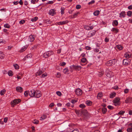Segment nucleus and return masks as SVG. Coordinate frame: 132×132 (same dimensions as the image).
Instances as JSON below:
<instances>
[{
	"mask_svg": "<svg viewBox=\"0 0 132 132\" xmlns=\"http://www.w3.org/2000/svg\"><path fill=\"white\" fill-rule=\"evenodd\" d=\"M16 90L18 92L21 93L23 91L22 88L21 87H17L16 88Z\"/></svg>",
	"mask_w": 132,
	"mask_h": 132,
	"instance_id": "18",
	"label": "nucleus"
},
{
	"mask_svg": "<svg viewBox=\"0 0 132 132\" xmlns=\"http://www.w3.org/2000/svg\"><path fill=\"white\" fill-rule=\"evenodd\" d=\"M69 22L67 20L62 21L59 22H58L57 23V24L59 25H63Z\"/></svg>",
	"mask_w": 132,
	"mask_h": 132,
	"instance_id": "12",
	"label": "nucleus"
},
{
	"mask_svg": "<svg viewBox=\"0 0 132 132\" xmlns=\"http://www.w3.org/2000/svg\"><path fill=\"white\" fill-rule=\"evenodd\" d=\"M125 103H131L132 102V97H128L125 100Z\"/></svg>",
	"mask_w": 132,
	"mask_h": 132,
	"instance_id": "16",
	"label": "nucleus"
},
{
	"mask_svg": "<svg viewBox=\"0 0 132 132\" xmlns=\"http://www.w3.org/2000/svg\"><path fill=\"white\" fill-rule=\"evenodd\" d=\"M107 107L108 109L110 110H112L114 108L112 106L110 105H108Z\"/></svg>",
	"mask_w": 132,
	"mask_h": 132,
	"instance_id": "55",
	"label": "nucleus"
},
{
	"mask_svg": "<svg viewBox=\"0 0 132 132\" xmlns=\"http://www.w3.org/2000/svg\"><path fill=\"white\" fill-rule=\"evenodd\" d=\"M6 91L5 89H4L1 90L0 92V94L1 95H3L5 94Z\"/></svg>",
	"mask_w": 132,
	"mask_h": 132,
	"instance_id": "28",
	"label": "nucleus"
},
{
	"mask_svg": "<svg viewBox=\"0 0 132 132\" xmlns=\"http://www.w3.org/2000/svg\"><path fill=\"white\" fill-rule=\"evenodd\" d=\"M120 99L119 97H117L113 101L114 105L116 106H119L120 104Z\"/></svg>",
	"mask_w": 132,
	"mask_h": 132,
	"instance_id": "1",
	"label": "nucleus"
},
{
	"mask_svg": "<svg viewBox=\"0 0 132 132\" xmlns=\"http://www.w3.org/2000/svg\"><path fill=\"white\" fill-rule=\"evenodd\" d=\"M4 54H3V52L0 51V58L1 59H3L4 57Z\"/></svg>",
	"mask_w": 132,
	"mask_h": 132,
	"instance_id": "30",
	"label": "nucleus"
},
{
	"mask_svg": "<svg viewBox=\"0 0 132 132\" xmlns=\"http://www.w3.org/2000/svg\"><path fill=\"white\" fill-rule=\"evenodd\" d=\"M35 91L34 89L30 90L29 92V94L30 96L31 97H33L35 96Z\"/></svg>",
	"mask_w": 132,
	"mask_h": 132,
	"instance_id": "13",
	"label": "nucleus"
},
{
	"mask_svg": "<svg viewBox=\"0 0 132 132\" xmlns=\"http://www.w3.org/2000/svg\"><path fill=\"white\" fill-rule=\"evenodd\" d=\"M119 30L117 29V28H113L111 31L112 32H114L116 34L119 31Z\"/></svg>",
	"mask_w": 132,
	"mask_h": 132,
	"instance_id": "17",
	"label": "nucleus"
},
{
	"mask_svg": "<svg viewBox=\"0 0 132 132\" xmlns=\"http://www.w3.org/2000/svg\"><path fill=\"white\" fill-rule=\"evenodd\" d=\"M77 102V100H76L74 99H73L71 101V102L72 103L74 104L75 103H76V102Z\"/></svg>",
	"mask_w": 132,
	"mask_h": 132,
	"instance_id": "59",
	"label": "nucleus"
},
{
	"mask_svg": "<svg viewBox=\"0 0 132 132\" xmlns=\"http://www.w3.org/2000/svg\"><path fill=\"white\" fill-rule=\"evenodd\" d=\"M69 70H68V69L67 68H65L63 70V72L64 73H66Z\"/></svg>",
	"mask_w": 132,
	"mask_h": 132,
	"instance_id": "41",
	"label": "nucleus"
},
{
	"mask_svg": "<svg viewBox=\"0 0 132 132\" xmlns=\"http://www.w3.org/2000/svg\"><path fill=\"white\" fill-rule=\"evenodd\" d=\"M87 61L86 59V58H83L81 60V62L83 63H85Z\"/></svg>",
	"mask_w": 132,
	"mask_h": 132,
	"instance_id": "35",
	"label": "nucleus"
},
{
	"mask_svg": "<svg viewBox=\"0 0 132 132\" xmlns=\"http://www.w3.org/2000/svg\"><path fill=\"white\" fill-rule=\"evenodd\" d=\"M71 131L72 132H79L78 129L77 128L75 129L74 130Z\"/></svg>",
	"mask_w": 132,
	"mask_h": 132,
	"instance_id": "57",
	"label": "nucleus"
},
{
	"mask_svg": "<svg viewBox=\"0 0 132 132\" xmlns=\"http://www.w3.org/2000/svg\"><path fill=\"white\" fill-rule=\"evenodd\" d=\"M116 94L115 92H113L111 93L110 95V98H112L116 96Z\"/></svg>",
	"mask_w": 132,
	"mask_h": 132,
	"instance_id": "22",
	"label": "nucleus"
},
{
	"mask_svg": "<svg viewBox=\"0 0 132 132\" xmlns=\"http://www.w3.org/2000/svg\"><path fill=\"white\" fill-rule=\"evenodd\" d=\"M39 0H31V3L33 4H35L38 2Z\"/></svg>",
	"mask_w": 132,
	"mask_h": 132,
	"instance_id": "36",
	"label": "nucleus"
},
{
	"mask_svg": "<svg viewBox=\"0 0 132 132\" xmlns=\"http://www.w3.org/2000/svg\"><path fill=\"white\" fill-rule=\"evenodd\" d=\"M85 103L88 106H91L92 104V102L89 100H88L85 102Z\"/></svg>",
	"mask_w": 132,
	"mask_h": 132,
	"instance_id": "20",
	"label": "nucleus"
},
{
	"mask_svg": "<svg viewBox=\"0 0 132 132\" xmlns=\"http://www.w3.org/2000/svg\"><path fill=\"white\" fill-rule=\"evenodd\" d=\"M116 47L119 50H122L123 48V47L120 45H116Z\"/></svg>",
	"mask_w": 132,
	"mask_h": 132,
	"instance_id": "23",
	"label": "nucleus"
},
{
	"mask_svg": "<svg viewBox=\"0 0 132 132\" xmlns=\"http://www.w3.org/2000/svg\"><path fill=\"white\" fill-rule=\"evenodd\" d=\"M109 39L107 37H106L104 39V41L105 42L107 43L109 41Z\"/></svg>",
	"mask_w": 132,
	"mask_h": 132,
	"instance_id": "56",
	"label": "nucleus"
},
{
	"mask_svg": "<svg viewBox=\"0 0 132 132\" xmlns=\"http://www.w3.org/2000/svg\"><path fill=\"white\" fill-rule=\"evenodd\" d=\"M61 76V74L60 72H57L56 75V76L58 78H60Z\"/></svg>",
	"mask_w": 132,
	"mask_h": 132,
	"instance_id": "49",
	"label": "nucleus"
},
{
	"mask_svg": "<svg viewBox=\"0 0 132 132\" xmlns=\"http://www.w3.org/2000/svg\"><path fill=\"white\" fill-rule=\"evenodd\" d=\"M104 71L102 70L100 72H99L98 73V75L99 77H101L104 74Z\"/></svg>",
	"mask_w": 132,
	"mask_h": 132,
	"instance_id": "26",
	"label": "nucleus"
},
{
	"mask_svg": "<svg viewBox=\"0 0 132 132\" xmlns=\"http://www.w3.org/2000/svg\"><path fill=\"white\" fill-rule=\"evenodd\" d=\"M124 56L126 57L129 58L131 57V55L129 52H127L125 53Z\"/></svg>",
	"mask_w": 132,
	"mask_h": 132,
	"instance_id": "24",
	"label": "nucleus"
},
{
	"mask_svg": "<svg viewBox=\"0 0 132 132\" xmlns=\"http://www.w3.org/2000/svg\"><path fill=\"white\" fill-rule=\"evenodd\" d=\"M100 12L99 10H96L94 12L93 14L95 16H97L99 14Z\"/></svg>",
	"mask_w": 132,
	"mask_h": 132,
	"instance_id": "32",
	"label": "nucleus"
},
{
	"mask_svg": "<svg viewBox=\"0 0 132 132\" xmlns=\"http://www.w3.org/2000/svg\"><path fill=\"white\" fill-rule=\"evenodd\" d=\"M38 18L37 17H35L34 18H32L31 19V21L34 22L35 21L38 19Z\"/></svg>",
	"mask_w": 132,
	"mask_h": 132,
	"instance_id": "43",
	"label": "nucleus"
},
{
	"mask_svg": "<svg viewBox=\"0 0 132 132\" xmlns=\"http://www.w3.org/2000/svg\"><path fill=\"white\" fill-rule=\"evenodd\" d=\"M66 64V63L64 62H63L61 63L60 64V65L62 66H64Z\"/></svg>",
	"mask_w": 132,
	"mask_h": 132,
	"instance_id": "51",
	"label": "nucleus"
},
{
	"mask_svg": "<svg viewBox=\"0 0 132 132\" xmlns=\"http://www.w3.org/2000/svg\"><path fill=\"white\" fill-rule=\"evenodd\" d=\"M127 131L128 132H131L132 131V128L129 127L127 128Z\"/></svg>",
	"mask_w": 132,
	"mask_h": 132,
	"instance_id": "50",
	"label": "nucleus"
},
{
	"mask_svg": "<svg viewBox=\"0 0 132 132\" xmlns=\"http://www.w3.org/2000/svg\"><path fill=\"white\" fill-rule=\"evenodd\" d=\"M56 94L59 96H60L62 95V94L61 92L59 91H57L56 92Z\"/></svg>",
	"mask_w": 132,
	"mask_h": 132,
	"instance_id": "48",
	"label": "nucleus"
},
{
	"mask_svg": "<svg viewBox=\"0 0 132 132\" xmlns=\"http://www.w3.org/2000/svg\"><path fill=\"white\" fill-rule=\"evenodd\" d=\"M131 60L129 58L125 59L123 61V64L125 65H128L130 64Z\"/></svg>",
	"mask_w": 132,
	"mask_h": 132,
	"instance_id": "6",
	"label": "nucleus"
},
{
	"mask_svg": "<svg viewBox=\"0 0 132 132\" xmlns=\"http://www.w3.org/2000/svg\"><path fill=\"white\" fill-rule=\"evenodd\" d=\"M129 89H126L124 90V92L126 94L128 92Z\"/></svg>",
	"mask_w": 132,
	"mask_h": 132,
	"instance_id": "62",
	"label": "nucleus"
},
{
	"mask_svg": "<svg viewBox=\"0 0 132 132\" xmlns=\"http://www.w3.org/2000/svg\"><path fill=\"white\" fill-rule=\"evenodd\" d=\"M21 100L19 99H15L12 101L11 103V106L12 107H14L21 102Z\"/></svg>",
	"mask_w": 132,
	"mask_h": 132,
	"instance_id": "5",
	"label": "nucleus"
},
{
	"mask_svg": "<svg viewBox=\"0 0 132 132\" xmlns=\"http://www.w3.org/2000/svg\"><path fill=\"white\" fill-rule=\"evenodd\" d=\"M25 22V21L24 20H21L20 21L19 23L20 24H23Z\"/></svg>",
	"mask_w": 132,
	"mask_h": 132,
	"instance_id": "58",
	"label": "nucleus"
},
{
	"mask_svg": "<svg viewBox=\"0 0 132 132\" xmlns=\"http://www.w3.org/2000/svg\"><path fill=\"white\" fill-rule=\"evenodd\" d=\"M32 55V54H28L24 58V60H26L27 58L31 57Z\"/></svg>",
	"mask_w": 132,
	"mask_h": 132,
	"instance_id": "29",
	"label": "nucleus"
},
{
	"mask_svg": "<svg viewBox=\"0 0 132 132\" xmlns=\"http://www.w3.org/2000/svg\"><path fill=\"white\" fill-rule=\"evenodd\" d=\"M8 74L9 76H12L13 75L12 72L11 70H9V71L8 73Z\"/></svg>",
	"mask_w": 132,
	"mask_h": 132,
	"instance_id": "38",
	"label": "nucleus"
},
{
	"mask_svg": "<svg viewBox=\"0 0 132 132\" xmlns=\"http://www.w3.org/2000/svg\"><path fill=\"white\" fill-rule=\"evenodd\" d=\"M71 69V72H72L73 70V69L79 71L81 69L82 67L79 65H72L70 67Z\"/></svg>",
	"mask_w": 132,
	"mask_h": 132,
	"instance_id": "3",
	"label": "nucleus"
},
{
	"mask_svg": "<svg viewBox=\"0 0 132 132\" xmlns=\"http://www.w3.org/2000/svg\"><path fill=\"white\" fill-rule=\"evenodd\" d=\"M54 54L53 51H49L45 52L44 53L43 56V57L45 58H47L50 56Z\"/></svg>",
	"mask_w": 132,
	"mask_h": 132,
	"instance_id": "4",
	"label": "nucleus"
},
{
	"mask_svg": "<svg viewBox=\"0 0 132 132\" xmlns=\"http://www.w3.org/2000/svg\"><path fill=\"white\" fill-rule=\"evenodd\" d=\"M47 74L45 73H44L43 74L40 76L41 78H44L47 77Z\"/></svg>",
	"mask_w": 132,
	"mask_h": 132,
	"instance_id": "42",
	"label": "nucleus"
},
{
	"mask_svg": "<svg viewBox=\"0 0 132 132\" xmlns=\"http://www.w3.org/2000/svg\"><path fill=\"white\" fill-rule=\"evenodd\" d=\"M127 15L129 16H131L132 15V12L131 11H129L127 13Z\"/></svg>",
	"mask_w": 132,
	"mask_h": 132,
	"instance_id": "33",
	"label": "nucleus"
},
{
	"mask_svg": "<svg viewBox=\"0 0 132 132\" xmlns=\"http://www.w3.org/2000/svg\"><path fill=\"white\" fill-rule=\"evenodd\" d=\"M79 106L80 108H81L82 109H84L86 107L85 105L83 103L80 104L79 105Z\"/></svg>",
	"mask_w": 132,
	"mask_h": 132,
	"instance_id": "31",
	"label": "nucleus"
},
{
	"mask_svg": "<svg viewBox=\"0 0 132 132\" xmlns=\"http://www.w3.org/2000/svg\"><path fill=\"white\" fill-rule=\"evenodd\" d=\"M119 17L120 18H124L126 15V12L125 11H122L119 13Z\"/></svg>",
	"mask_w": 132,
	"mask_h": 132,
	"instance_id": "15",
	"label": "nucleus"
},
{
	"mask_svg": "<svg viewBox=\"0 0 132 132\" xmlns=\"http://www.w3.org/2000/svg\"><path fill=\"white\" fill-rule=\"evenodd\" d=\"M112 88L114 90H118L119 88L118 86H116L112 87Z\"/></svg>",
	"mask_w": 132,
	"mask_h": 132,
	"instance_id": "53",
	"label": "nucleus"
},
{
	"mask_svg": "<svg viewBox=\"0 0 132 132\" xmlns=\"http://www.w3.org/2000/svg\"><path fill=\"white\" fill-rule=\"evenodd\" d=\"M35 35H30L28 38V40L30 42L33 41L35 38Z\"/></svg>",
	"mask_w": 132,
	"mask_h": 132,
	"instance_id": "14",
	"label": "nucleus"
},
{
	"mask_svg": "<svg viewBox=\"0 0 132 132\" xmlns=\"http://www.w3.org/2000/svg\"><path fill=\"white\" fill-rule=\"evenodd\" d=\"M107 111V110L106 108H103L102 109V112L103 114L105 113Z\"/></svg>",
	"mask_w": 132,
	"mask_h": 132,
	"instance_id": "34",
	"label": "nucleus"
},
{
	"mask_svg": "<svg viewBox=\"0 0 132 132\" xmlns=\"http://www.w3.org/2000/svg\"><path fill=\"white\" fill-rule=\"evenodd\" d=\"M118 25V22L117 20H115L113 21L112 22V25L114 27H116Z\"/></svg>",
	"mask_w": 132,
	"mask_h": 132,
	"instance_id": "19",
	"label": "nucleus"
},
{
	"mask_svg": "<svg viewBox=\"0 0 132 132\" xmlns=\"http://www.w3.org/2000/svg\"><path fill=\"white\" fill-rule=\"evenodd\" d=\"M117 61V59H113L105 63V64L108 66L113 65L115 64Z\"/></svg>",
	"mask_w": 132,
	"mask_h": 132,
	"instance_id": "2",
	"label": "nucleus"
},
{
	"mask_svg": "<svg viewBox=\"0 0 132 132\" xmlns=\"http://www.w3.org/2000/svg\"><path fill=\"white\" fill-rule=\"evenodd\" d=\"M94 27V26H89L86 25L84 26V27L85 29L86 30H88L93 29V28Z\"/></svg>",
	"mask_w": 132,
	"mask_h": 132,
	"instance_id": "11",
	"label": "nucleus"
},
{
	"mask_svg": "<svg viewBox=\"0 0 132 132\" xmlns=\"http://www.w3.org/2000/svg\"><path fill=\"white\" fill-rule=\"evenodd\" d=\"M42 96L41 92L39 90L35 91V96H34L36 98H39Z\"/></svg>",
	"mask_w": 132,
	"mask_h": 132,
	"instance_id": "8",
	"label": "nucleus"
},
{
	"mask_svg": "<svg viewBox=\"0 0 132 132\" xmlns=\"http://www.w3.org/2000/svg\"><path fill=\"white\" fill-rule=\"evenodd\" d=\"M8 119L7 117H5L4 118V121L5 123H6L7 122Z\"/></svg>",
	"mask_w": 132,
	"mask_h": 132,
	"instance_id": "60",
	"label": "nucleus"
},
{
	"mask_svg": "<svg viewBox=\"0 0 132 132\" xmlns=\"http://www.w3.org/2000/svg\"><path fill=\"white\" fill-rule=\"evenodd\" d=\"M85 48L87 50H91V48L89 46H87L85 47Z\"/></svg>",
	"mask_w": 132,
	"mask_h": 132,
	"instance_id": "61",
	"label": "nucleus"
},
{
	"mask_svg": "<svg viewBox=\"0 0 132 132\" xmlns=\"http://www.w3.org/2000/svg\"><path fill=\"white\" fill-rule=\"evenodd\" d=\"M125 113V111H121L118 113V115L120 114L121 115H123Z\"/></svg>",
	"mask_w": 132,
	"mask_h": 132,
	"instance_id": "45",
	"label": "nucleus"
},
{
	"mask_svg": "<svg viewBox=\"0 0 132 132\" xmlns=\"http://www.w3.org/2000/svg\"><path fill=\"white\" fill-rule=\"evenodd\" d=\"M28 46L27 45L25 46H23L20 50L21 52H23L25 51L28 47Z\"/></svg>",
	"mask_w": 132,
	"mask_h": 132,
	"instance_id": "27",
	"label": "nucleus"
},
{
	"mask_svg": "<svg viewBox=\"0 0 132 132\" xmlns=\"http://www.w3.org/2000/svg\"><path fill=\"white\" fill-rule=\"evenodd\" d=\"M65 10V9L64 7H61V13L62 15H63L64 14V10Z\"/></svg>",
	"mask_w": 132,
	"mask_h": 132,
	"instance_id": "37",
	"label": "nucleus"
},
{
	"mask_svg": "<svg viewBox=\"0 0 132 132\" xmlns=\"http://www.w3.org/2000/svg\"><path fill=\"white\" fill-rule=\"evenodd\" d=\"M75 94L78 96H80L82 94V91L79 88H77L75 90Z\"/></svg>",
	"mask_w": 132,
	"mask_h": 132,
	"instance_id": "7",
	"label": "nucleus"
},
{
	"mask_svg": "<svg viewBox=\"0 0 132 132\" xmlns=\"http://www.w3.org/2000/svg\"><path fill=\"white\" fill-rule=\"evenodd\" d=\"M84 115L86 117H89V114L87 110H85L83 112Z\"/></svg>",
	"mask_w": 132,
	"mask_h": 132,
	"instance_id": "21",
	"label": "nucleus"
},
{
	"mask_svg": "<svg viewBox=\"0 0 132 132\" xmlns=\"http://www.w3.org/2000/svg\"><path fill=\"white\" fill-rule=\"evenodd\" d=\"M81 7V6L80 5H77L76 7V8L77 9H79Z\"/></svg>",
	"mask_w": 132,
	"mask_h": 132,
	"instance_id": "54",
	"label": "nucleus"
},
{
	"mask_svg": "<svg viewBox=\"0 0 132 132\" xmlns=\"http://www.w3.org/2000/svg\"><path fill=\"white\" fill-rule=\"evenodd\" d=\"M56 10L54 9H52L50 10L48 12L49 14L52 16H53L56 14Z\"/></svg>",
	"mask_w": 132,
	"mask_h": 132,
	"instance_id": "9",
	"label": "nucleus"
},
{
	"mask_svg": "<svg viewBox=\"0 0 132 132\" xmlns=\"http://www.w3.org/2000/svg\"><path fill=\"white\" fill-rule=\"evenodd\" d=\"M4 27L5 28H9L10 26L8 24H6L4 25Z\"/></svg>",
	"mask_w": 132,
	"mask_h": 132,
	"instance_id": "44",
	"label": "nucleus"
},
{
	"mask_svg": "<svg viewBox=\"0 0 132 132\" xmlns=\"http://www.w3.org/2000/svg\"><path fill=\"white\" fill-rule=\"evenodd\" d=\"M29 93V92L27 91H25L24 93V95L25 96H27Z\"/></svg>",
	"mask_w": 132,
	"mask_h": 132,
	"instance_id": "52",
	"label": "nucleus"
},
{
	"mask_svg": "<svg viewBox=\"0 0 132 132\" xmlns=\"http://www.w3.org/2000/svg\"><path fill=\"white\" fill-rule=\"evenodd\" d=\"M128 113L130 115H132V110H130L129 111Z\"/></svg>",
	"mask_w": 132,
	"mask_h": 132,
	"instance_id": "64",
	"label": "nucleus"
},
{
	"mask_svg": "<svg viewBox=\"0 0 132 132\" xmlns=\"http://www.w3.org/2000/svg\"><path fill=\"white\" fill-rule=\"evenodd\" d=\"M42 117H43V118L42 119L43 120H44L47 118V116L45 114H43Z\"/></svg>",
	"mask_w": 132,
	"mask_h": 132,
	"instance_id": "63",
	"label": "nucleus"
},
{
	"mask_svg": "<svg viewBox=\"0 0 132 132\" xmlns=\"http://www.w3.org/2000/svg\"><path fill=\"white\" fill-rule=\"evenodd\" d=\"M39 121L36 119H35L33 121V123L36 124H37L39 123Z\"/></svg>",
	"mask_w": 132,
	"mask_h": 132,
	"instance_id": "39",
	"label": "nucleus"
},
{
	"mask_svg": "<svg viewBox=\"0 0 132 132\" xmlns=\"http://www.w3.org/2000/svg\"><path fill=\"white\" fill-rule=\"evenodd\" d=\"M95 3V1L94 0H92L91 2H89L88 3V5H91L94 4Z\"/></svg>",
	"mask_w": 132,
	"mask_h": 132,
	"instance_id": "46",
	"label": "nucleus"
},
{
	"mask_svg": "<svg viewBox=\"0 0 132 132\" xmlns=\"http://www.w3.org/2000/svg\"><path fill=\"white\" fill-rule=\"evenodd\" d=\"M43 72L42 71L39 70L36 73V76H40L42 74Z\"/></svg>",
	"mask_w": 132,
	"mask_h": 132,
	"instance_id": "25",
	"label": "nucleus"
},
{
	"mask_svg": "<svg viewBox=\"0 0 132 132\" xmlns=\"http://www.w3.org/2000/svg\"><path fill=\"white\" fill-rule=\"evenodd\" d=\"M96 31L94 30L90 31L88 34V37H91L94 35L96 33Z\"/></svg>",
	"mask_w": 132,
	"mask_h": 132,
	"instance_id": "10",
	"label": "nucleus"
},
{
	"mask_svg": "<svg viewBox=\"0 0 132 132\" xmlns=\"http://www.w3.org/2000/svg\"><path fill=\"white\" fill-rule=\"evenodd\" d=\"M15 68L16 69H19V67L18 65L16 64H15L13 65Z\"/></svg>",
	"mask_w": 132,
	"mask_h": 132,
	"instance_id": "40",
	"label": "nucleus"
},
{
	"mask_svg": "<svg viewBox=\"0 0 132 132\" xmlns=\"http://www.w3.org/2000/svg\"><path fill=\"white\" fill-rule=\"evenodd\" d=\"M102 94L101 93H98L97 95V97L98 98H100L101 97H102Z\"/></svg>",
	"mask_w": 132,
	"mask_h": 132,
	"instance_id": "47",
	"label": "nucleus"
}]
</instances>
